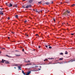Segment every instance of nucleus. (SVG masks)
I'll return each mask as SVG.
<instances>
[{
  "mask_svg": "<svg viewBox=\"0 0 75 75\" xmlns=\"http://www.w3.org/2000/svg\"><path fill=\"white\" fill-rule=\"evenodd\" d=\"M0 14H1V15H3V14H4V13H3V11H0Z\"/></svg>",
  "mask_w": 75,
  "mask_h": 75,
  "instance_id": "7ed1b4c3",
  "label": "nucleus"
},
{
  "mask_svg": "<svg viewBox=\"0 0 75 75\" xmlns=\"http://www.w3.org/2000/svg\"><path fill=\"white\" fill-rule=\"evenodd\" d=\"M15 17L16 18H18V16L17 15H16L15 16Z\"/></svg>",
  "mask_w": 75,
  "mask_h": 75,
  "instance_id": "ddd939ff",
  "label": "nucleus"
},
{
  "mask_svg": "<svg viewBox=\"0 0 75 75\" xmlns=\"http://www.w3.org/2000/svg\"><path fill=\"white\" fill-rule=\"evenodd\" d=\"M48 61V59H46L44 60V61Z\"/></svg>",
  "mask_w": 75,
  "mask_h": 75,
  "instance_id": "b1692460",
  "label": "nucleus"
},
{
  "mask_svg": "<svg viewBox=\"0 0 75 75\" xmlns=\"http://www.w3.org/2000/svg\"><path fill=\"white\" fill-rule=\"evenodd\" d=\"M65 24V23H62V25H63V24Z\"/></svg>",
  "mask_w": 75,
  "mask_h": 75,
  "instance_id": "3c124183",
  "label": "nucleus"
},
{
  "mask_svg": "<svg viewBox=\"0 0 75 75\" xmlns=\"http://www.w3.org/2000/svg\"><path fill=\"white\" fill-rule=\"evenodd\" d=\"M40 68H41V66H40Z\"/></svg>",
  "mask_w": 75,
  "mask_h": 75,
  "instance_id": "13d9d810",
  "label": "nucleus"
},
{
  "mask_svg": "<svg viewBox=\"0 0 75 75\" xmlns=\"http://www.w3.org/2000/svg\"><path fill=\"white\" fill-rule=\"evenodd\" d=\"M14 68H15L16 69V67H14Z\"/></svg>",
  "mask_w": 75,
  "mask_h": 75,
  "instance_id": "4d7b16f0",
  "label": "nucleus"
},
{
  "mask_svg": "<svg viewBox=\"0 0 75 75\" xmlns=\"http://www.w3.org/2000/svg\"><path fill=\"white\" fill-rule=\"evenodd\" d=\"M22 73L24 75H26V73H25V72H24V71H22Z\"/></svg>",
  "mask_w": 75,
  "mask_h": 75,
  "instance_id": "1a4fd4ad",
  "label": "nucleus"
},
{
  "mask_svg": "<svg viewBox=\"0 0 75 75\" xmlns=\"http://www.w3.org/2000/svg\"><path fill=\"white\" fill-rule=\"evenodd\" d=\"M25 23H27V20H25L24 21Z\"/></svg>",
  "mask_w": 75,
  "mask_h": 75,
  "instance_id": "2f4dec72",
  "label": "nucleus"
},
{
  "mask_svg": "<svg viewBox=\"0 0 75 75\" xmlns=\"http://www.w3.org/2000/svg\"><path fill=\"white\" fill-rule=\"evenodd\" d=\"M0 53H1V52H0Z\"/></svg>",
  "mask_w": 75,
  "mask_h": 75,
  "instance_id": "5fc2aeb1",
  "label": "nucleus"
},
{
  "mask_svg": "<svg viewBox=\"0 0 75 75\" xmlns=\"http://www.w3.org/2000/svg\"><path fill=\"white\" fill-rule=\"evenodd\" d=\"M2 49H3V50H5V48H2Z\"/></svg>",
  "mask_w": 75,
  "mask_h": 75,
  "instance_id": "c03bdc74",
  "label": "nucleus"
},
{
  "mask_svg": "<svg viewBox=\"0 0 75 75\" xmlns=\"http://www.w3.org/2000/svg\"><path fill=\"white\" fill-rule=\"evenodd\" d=\"M28 6H29V7H31L32 6L31 5H28Z\"/></svg>",
  "mask_w": 75,
  "mask_h": 75,
  "instance_id": "412c9836",
  "label": "nucleus"
},
{
  "mask_svg": "<svg viewBox=\"0 0 75 75\" xmlns=\"http://www.w3.org/2000/svg\"><path fill=\"white\" fill-rule=\"evenodd\" d=\"M18 68L20 70H21V66H18Z\"/></svg>",
  "mask_w": 75,
  "mask_h": 75,
  "instance_id": "9b49d317",
  "label": "nucleus"
},
{
  "mask_svg": "<svg viewBox=\"0 0 75 75\" xmlns=\"http://www.w3.org/2000/svg\"><path fill=\"white\" fill-rule=\"evenodd\" d=\"M74 6H75V4H73L72 5H71V7H74Z\"/></svg>",
  "mask_w": 75,
  "mask_h": 75,
  "instance_id": "6ab92c4d",
  "label": "nucleus"
},
{
  "mask_svg": "<svg viewBox=\"0 0 75 75\" xmlns=\"http://www.w3.org/2000/svg\"><path fill=\"white\" fill-rule=\"evenodd\" d=\"M63 54H64L63 53H60V55H63Z\"/></svg>",
  "mask_w": 75,
  "mask_h": 75,
  "instance_id": "a878e982",
  "label": "nucleus"
},
{
  "mask_svg": "<svg viewBox=\"0 0 75 75\" xmlns=\"http://www.w3.org/2000/svg\"><path fill=\"white\" fill-rule=\"evenodd\" d=\"M53 20L54 21H55V19L54 18L53 19Z\"/></svg>",
  "mask_w": 75,
  "mask_h": 75,
  "instance_id": "c9c22d12",
  "label": "nucleus"
},
{
  "mask_svg": "<svg viewBox=\"0 0 75 75\" xmlns=\"http://www.w3.org/2000/svg\"><path fill=\"white\" fill-rule=\"evenodd\" d=\"M29 8V7L28 5L25 8Z\"/></svg>",
  "mask_w": 75,
  "mask_h": 75,
  "instance_id": "f8f14e48",
  "label": "nucleus"
},
{
  "mask_svg": "<svg viewBox=\"0 0 75 75\" xmlns=\"http://www.w3.org/2000/svg\"><path fill=\"white\" fill-rule=\"evenodd\" d=\"M27 65H31V64L29 63V64H27Z\"/></svg>",
  "mask_w": 75,
  "mask_h": 75,
  "instance_id": "58836bf2",
  "label": "nucleus"
},
{
  "mask_svg": "<svg viewBox=\"0 0 75 75\" xmlns=\"http://www.w3.org/2000/svg\"><path fill=\"white\" fill-rule=\"evenodd\" d=\"M22 7H23V8H25L26 7L25 5L23 6Z\"/></svg>",
  "mask_w": 75,
  "mask_h": 75,
  "instance_id": "4be33fe9",
  "label": "nucleus"
},
{
  "mask_svg": "<svg viewBox=\"0 0 75 75\" xmlns=\"http://www.w3.org/2000/svg\"><path fill=\"white\" fill-rule=\"evenodd\" d=\"M46 11H47V9H46Z\"/></svg>",
  "mask_w": 75,
  "mask_h": 75,
  "instance_id": "338daca9",
  "label": "nucleus"
},
{
  "mask_svg": "<svg viewBox=\"0 0 75 75\" xmlns=\"http://www.w3.org/2000/svg\"><path fill=\"white\" fill-rule=\"evenodd\" d=\"M40 47H41V46H40L39 47V48H40Z\"/></svg>",
  "mask_w": 75,
  "mask_h": 75,
  "instance_id": "09e8293b",
  "label": "nucleus"
},
{
  "mask_svg": "<svg viewBox=\"0 0 75 75\" xmlns=\"http://www.w3.org/2000/svg\"><path fill=\"white\" fill-rule=\"evenodd\" d=\"M0 49H2V48H1V47H0Z\"/></svg>",
  "mask_w": 75,
  "mask_h": 75,
  "instance_id": "052dcab7",
  "label": "nucleus"
},
{
  "mask_svg": "<svg viewBox=\"0 0 75 75\" xmlns=\"http://www.w3.org/2000/svg\"><path fill=\"white\" fill-rule=\"evenodd\" d=\"M16 57H20V54H15Z\"/></svg>",
  "mask_w": 75,
  "mask_h": 75,
  "instance_id": "9d476101",
  "label": "nucleus"
},
{
  "mask_svg": "<svg viewBox=\"0 0 75 75\" xmlns=\"http://www.w3.org/2000/svg\"><path fill=\"white\" fill-rule=\"evenodd\" d=\"M50 3L48 2H47L46 3H44V4H46V5H49Z\"/></svg>",
  "mask_w": 75,
  "mask_h": 75,
  "instance_id": "423d86ee",
  "label": "nucleus"
},
{
  "mask_svg": "<svg viewBox=\"0 0 75 75\" xmlns=\"http://www.w3.org/2000/svg\"><path fill=\"white\" fill-rule=\"evenodd\" d=\"M6 56L7 57H10V58H12V57L10 56L7 55H6Z\"/></svg>",
  "mask_w": 75,
  "mask_h": 75,
  "instance_id": "4468645a",
  "label": "nucleus"
},
{
  "mask_svg": "<svg viewBox=\"0 0 75 75\" xmlns=\"http://www.w3.org/2000/svg\"><path fill=\"white\" fill-rule=\"evenodd\" d=\"M39 11L41 12V13L42 12V10H40V11Z\"/></svg>",
  "mask_w": 75,
  "mask_h": 75,
  "instance_id": "7c9ffc66",
  "label": "nucleus"
},
{
  "mask_svg": "<svg viewBox=\"0 0 75 75\" xmlns=\"http://www.w3.org/2000/svg\"><path fill=\"white\" fill-rule=\"evenodd\" d=\"M60 4H62V2L60 3Z\"/></svg>",
  "mask_w": 75,
  "mask_h": 75,
  "instance_id": "864d4df0",
  "label": "nucleus"
},
{
  "mask_svg": "<svg viewBox=\"0 0 75 75\" xmlns=\"http://www.w3.org/2000/svg\"><path fill=\"white\" fill-rule=\"evenodd\" d=\"M26 36H27V37H28V35H26Z\"/></svg>",
  "mask_w": 75,
  "mask_h": 75,
  "instance_id": "6e6d98bb",
  "label": "nucleus"
},
{
  "mask_svg": "<svg viewBox=\"0 0 75 75\" xmlns=\"http://www.w3.org/2000/svg\"><path fill=\"white\" fill-rule=\"evenodd\" d=\"M45 13H46V12H45Z\"/></svg>",
  "mask_w": 75,
  "mask_h": 75,
  "instance_id": "774afa93",
  "label": "nucleus"
},
{
  "mask_svg": "<svg viewBox=\"0 0 75 75\" xmlns=\"http://www.w3.org/2000/svg\"><path fill=\"white\" fill-rule=\"evenodd\" d=\"M12 6L13 5L11 3H10L8 5V7H12Z\"/></svg>",
  "mask_w": 75,
  "mask_h": 75,
  "instance_id": "20e7f679",
  "label": "nucleus"
},
{
  "mask_svg": "<svg viewBox=\"0 0 75 75\" xmlns=\"http://www.w3.org/2000/svg\"><path fill=\"white\" fill-rule=\"evenodd\" d=\"M68 53V52H67V51L65 52V54H67Z\"/></svg>",
  "mask_w": 75,
  "mask_h": 75,
  "instance_id": "aec40b11",
  "label": "nucleus"
},
{
  "mask_svg": "<svg viewBox=\"0 0 75 75\" xmlns=\"http://www.w3.org/2000/svg\"><path fill=\"white\" fill-rule=\"evenodd\" d=\"M4 9L3 8H0V10H3Z\"/></svg>",
  "mask_w": 75,
  "mask_h": 75,
  "instance_id": "473e14b6",
  "label": "nucleus"
},
{
  "mask_svg": "<svg viewBox=\"0 0 75 75\" xmlns=\"http://www.w3.org/2000/svg\"><path fill=\"white\" fill-rule=\"evenodd\" d=\"M12 33H13V34H14V33L13 32H12Z\"/></svg>",
  "mask_w": 75,
  "mask_h": 75,
  "instance_id": "bf43d9fd",
  "label": "nucleus"
},
{
  "mask_svg": "<svg viewBox=\"0 0 75 75\" xmlns=\"http://www.w3.org/2000/svg\"><path fill=\"white\" fill-rule=\"evenodd\" d=\"M15 65V66H18L17 65Z\"/></svg>",
  "mask_w": 75,
  "mask_h": 75,
  "instance_id": "a18cd8bd",
  "label": "nucleus"
},
{
  "mask_svg": "<svg viewBox=\"0 0 75 75\" xmlns=\"http://www.w3.org/2000/svg\"><path fill=\"white\" fill-rule=\"evenodd\" d=\"M51 4H52L54 2H53V1H51Z\"/></svg>",
  "mask_w": 75,
  "mask_h": 75,
  "instance_id": "4c0bfd02",
  "label": "nucleus"
},
{
  "mask_svg": "<svg viewBox=\"0 0 75 75\" xmlns=\"http://www.w3.org/2000/svg\"><path fill=\"white\" fill-rule=\"evenodd\" d=\"M42 2L44 4V3H45V1H43Z\"/></svg>",
  "mask_w": 75,
  "mask_h": 75,
  "instance_id": "c85d7f7f",
  "label": "nucleus"
},
{
  "mask_svg": "<svg viewBox=\"0 0 75 75\" xmlns=\"http://www.w3.org/2000/svg\"><path fill=\"white\" fill-rule=\"evenodd\" d=\"M26 0H23V1H25Z\"/></svg>",
  "mask_w": 75,
  "mask_h": 75,
  "instance_id": "680f3d73",
  "label": "nucleus"
},
{
  "mask_svg": "<svg viewBox=\"0 0 75 75\" xmlns=\"http://www.w3.org/2000/svg\"><path fill=\"white\" fill-rule=\"evenodd\" d=\"M66 3H67L68 4V3H69V1H66Z\"/></svg>",
  "mask_w": 75,
  "mask_h": 75,
  "instance_id": "cd10ccee",
  "label": "nucleus"
},
{
  "mask_svg": "<svg viewBox=\"0 0 75 75\" xmlns=\"http://www.w3.org/2000/svg\"><path fill=\"white\" fill-rule=\"evenodd\" d=\"M22 51L23 52H24V49H23Z\"/></svg>",
  "mask_w": 75,
  "mask_h": 75,
  "instance_id": "37998d69",
  "label": "nucleus"
},
{
  "mask_svg": "<svg viewBox=\"0 0 75 75\" xmlns=\"http://www.w3.org/2000/svg\"><path fill=\"white\" fill-rule=\"evenodd\" d=\"M36 13H40V12L38 11H37V9L36 10Z\"/></svg>",
  "mask_w": 75,
  "mask_h": 75,
  "instance_id": "a211bd4d",
  "label": "nucleus"
},
{
  "mask_svg": "<svg viewBox=\"0 0 75 75\" xmlns=\"http://www.w3.org/2000/svg\"><path fill=\"white\" fill-rule=\"evenodd\" d=\"M35 36H38V34H36L35 35Z\"/></svg>",
  "mask_w": 75,
  "mask_h": 75,
  "instance_id": "72a5a7b5",
  "label": "nucleus"
},
{
  "mask_svg": "<svg viewBox=\"0 0 75 75\" xmlns=\"http://www.w3.org/2000/svg\"><path fill=\"white\" fill-rule=\"evenodd\" d=\"M38 71H40V70H41V69H38Z\"/></svg>",
  "mask_w": 75,
  "mask_h": 75,
  "instance_id": "79ce46f5",
  "label": "nucleus"
},
{
  "mask_svg": "<svg viewBox=\"0 0 75 75\" xmlns=\"http://www.w3.org/2000/svg\"><path fill=\"white\" fill-rule=\"evenodd\" d=\"M6 6H8V5H9V4H8L7 3H6Z\"/></svg>",
  "mask_w": 75,
  "mask_h": 75,
  "instance_id": "bb28decb",
  "label": "nucleus"
},
{
  "mask_svg": "<svg viewBox=\"0 0 75 75\" xmlns=\"http://www.w3.org/2000/svg\"><path fill=\"white\" fill-rule=\"evenodd\" d=\"M63 59V58H60V59H59V60H62Z\"/></svg>",
  "mask_w": 75,
  "mask_h": 75,
  "instance_id": "5701e85b",
  "label": "nucleus"
},
{
  "mask_svg": "<svg viewBox=\"0 0 75 75\" xmlns=\"http://www.w3.org/2000/svg\"><path fill=\"white\" fill-rule=\"evenodd\" d=\"M49 48L50 49H51V48H52V47L51 46H50Z\"/></svg>",
  "mask_w": 75,
  "mask_h": 75,
  "instance_id": "393cba45",
  "label": "nucleus"
},
{
  "mask_svg": "<svg viewBox=\"0 0 75 75\" xmlns=\"http://www.w3.org/2000/svg\"><path fill=\"white\" fill-rule=\"evenodd\" d=\"M15 51H16V52H19V51L18 50H15Z\"/></svg>",
  "mask_w": 75,
  "mask_h": 75,
  "instance_id": "f704fd0d",
  "label": "nucleus"
},
{
  "mask_svg": "<svg viewBox=\"0 0 75 75\" xmlns=\"http://www.w3.org/2000/svg\"><path fill=\"white\" fill-rule=\"evenodd\" d=\"M53 59V58H51L50 59Z\"/></svg>",
  "mask_w": 75,
  "mask_h": 75,
  "instance_id": "603ef678",
  "label": "nucleus"
},
{
  "mask_svg": "<svg viewBox=\"0 0 75 75\" xmlns=\"http://www.w3.org/2000/svg\"><path fill=\"white\" fill-rule=\"evenodd\" d=\"M13 7H17V5L16 4H15L14 6H13Z\"/></svg>",
  "mask_w": 75,
  "mask_h": 75,
  "instance_id": "0eeeda50",
  "label": "nucleus"
},
{
  "mask_svg": "<svg viewBox=\"0 0 75 75\" xmlns=\"http://www.w3.org/2000/svg\"><path fill=\"white\" fill-rule=\"evenodd\" d=\"M2 61H1V63H4V61H6V60H4V59H2Z\"/></svg>",
  "mask_w": 75,
  "mask_h": 75,
  "instance_id": "39448f33",
  "label": "nucleus"
},
{
  "mask_svg": "<svg viewBox=\"0 0 75 75\" xmlns=\"http://www.w3.org/2000/svg\"><path fill=\"white\" fill-rule=\"evenodd\" d=\"M8 39H10V37H8Z\"/></svg>",
  "mask_w": 75,
  "mask_h": 75,
  "instance_id": "49530a36",
  "label": "nucleus"
},
{
  "mask_svg": "<svg viewBox=\"0 0 75 75\" xmlns=\"http://www.w3.org/2000/svg\"><path fill=\"white\" fill-rule=\"evenodd\" d=\"M33 0H29V2L30 3H31L33 2Z\"/></svg>",
  "mask_w": 75,
  "mask_h": 75,
  "instance_id": "6e6552de",
  "label": "nucleus"
},
{
  "mask_svg": "<svg viewBox=\"0 0 75 75\" xmlns=\"http://www.w3.org/2000/svg\"><path fill=\"white\" fill-rule=\"evenodd\" d=\"M47 46H50V45H48Z\"/></svg>",
  "mask_w": 75,
  "mask_h": 75,
  "instance_id": "e2e57ef3",
  "label": "nucleus"
},
{
  "mask_svg": "<svg viewBox=\"0 0 75 75\" xmlns=\"http://www.w3.org/2000/svg\"><path fill=\"white\" fill-rule=\"evenodd\" d=\"M67 13H70V11H69L67 10V11H66L64 13V14L65 15H66V14H67Z\"/></svg>",
  "mask_w": 75,
  "mask_h": 75,
  "instance_id": "f257e3e1",
  "label": "nucleus"
},
{
  "mask_svg": "<svg viewBox=\"0 0 75 75\" xmlns=\"http://www.w3.org/2000/svg\"><path fill=\"white\" fill-rule=\"evenodd\" d=\"M30 73H31V71H29L27 72V74H26V75H29L30 74Z\"/></svg>",
  "mask_w": 75,
  "mask_h": 75,
  "instance_id": "f03ea898",
  "label": "nucleus"
},
{
  "mask_svg": "<svg viewBox=\"0 0 75 75\" xmlns=\"http://www.w3.org/2000/svg\"><path fill=\"white\" fill-rule=\"evenodd\" d=\"M42 1H40V2H38V3L39 4H41V3H42Z\"/></svg>",
  "mask_w": 75,
  "mask_h": 75,
  "instance_id": "dca6fc26",
  "label": "nucleus"
},
{
  "mask_svg": "<svg viewBox=\"0 0 75 75\" xmlns=\"http://www.w3.org/2000/svg\"><path fill=\"white\" fill-rule=\"evenodd\" d=\"M30 62V60H28V62Z\"/></svg>",
  "mask_w": 75,
  "mask_h": 75,
  "instance_id": "c756f323",
  "label": "nucleus"
},
{
  "mask_svg": "<svg viewBox=\"0 0 75 75\" xmlns=\"http://www.w3.org/2000/svg\"><path fill=\"white\" fill-rule=\"evenodd\" d=\"M8 20H10V17H8Z\"/></svg>",
  "mask_w": 75,
  "mask_h": 75,
  "instance_id": "e433bc0d",
  "label": "nucleus"
},
{
  "mask_svg": "<svg viewBox=\"0 0 75 75\" xmlns=\"http://www.w3.org/2000/svg\"><path fill=\"white\" fill-rule=\"evenodd\" d=\"M67 24H68V23H67Z\"/></svg>",
  "mask_w": 75,
  "mask_h": 75,
  "instance_id": "0e129e2a",
  "label": "nucleus"
},
{
  "mask_svg": "<svg viewBox=\"0 0 75 75\" xmlns=\"http://www.w3.org/2000/svg\"><path fill=\"white\" fill-rule=\"evenodd\" d=\"M71 35H74V33H71Z\"/></svg>",
  "mask_w": 75,
  "mask_h": 75,
  "instance_id": "a19ab883",
  "label": "nucleus"
},
{
  "mask_svg": "<svg viewBox=\"0 0 75 75\" xmlns=\"http://www.w3.org/2000/svg\"><path fill=\"white\" fill-rule=\"evenodd\" d=\"M69 62H67V61H66L65 62H64V64H67V63H69Z\"/></svg>",
  "mask_w": 75,
  "mask_h": 75,
  "instance_id": "f3484780",
  "label": "nucleus"
},
{
  "mask_svg": "<svg viewBox=\"0 0 75 75\" xmlns=\"http://www.w3.org/2000/svg\"><path fill=\"white\" fill-rule=\"evenodd\" d=\"M60 64H63V63H62V62H61Z\"/></svg>",
  "mask_w": 75,
  "mask_h": 75,
  "instance_id": "8fccbe9b",
  "label": "nucleus"
},
{
  "mask_svg": "<svg viewBox=\"0 0 75 75\" xmlns=\"http://www.w3.org/2000/svg\"><path fill=\"white\" fill-rule=\"evenodd\" d=\"M5 64H9V63L8 62V61H6L5 62Z\"/></svg>",
  "mask_w": 75,
  "mask_h": 75,
  "instance_id": "2eb2a0df",
  "label": "nucleus"
},
{
  "mask_svg": "<svg viewBox=\"0 0 75 75\" xmlns=\"http://www.w3.org/2000/svg\"><path fill=\"white\" fill-rule=\"evenodd\" d=\"M33 11H35V9H33Z\"/></svg>",
  "mask_w": 75,
  "mask_h": 75,
  "instance_id": "de8ad7c7",
  "label": "nucleus"
},
{
  "mask_svg": "<svg viewBox=\"0 0 75 75\" xmlns=\"http://www.w3.org/2000/svg\"><path fill=\"white\" fill-rule=\"evenodd\" d=\"M45 46L46 47V48H48V46L45 45Z\"/></svg>",
  "mask_w": 75,
  "mask_h": 75,
  "instance_id": "ea45409f",
  "label": "nucleus"
},
{
  "mask_svg": "<svg viewBox=\"0 0 75 75\" xmlns=\"http://www.w3.org/2000/svg\"><path fill=\"white\" fill-rule=\"evenodd\" d=\"M46 11H47V9H46Z\"/></svg>",
  "mask_w": 75,
  "mask_h": 75,
  "instance_id": "69168bd1",
  "label": "nucleus"
}]
</instances>
